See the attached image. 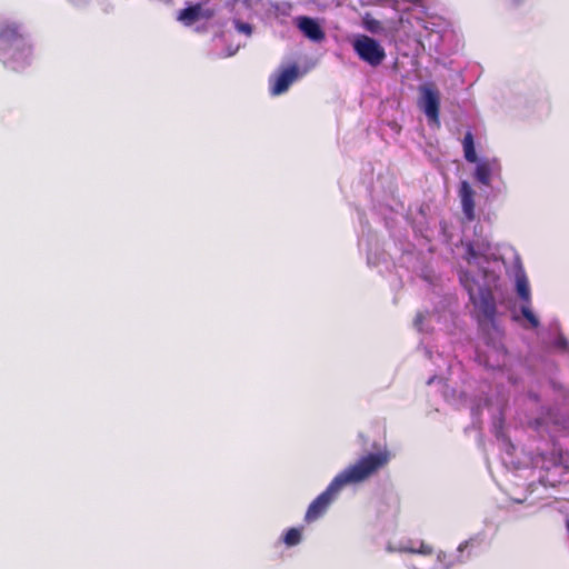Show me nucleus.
Listing matches in <instances>:
<instances>
[{
  "mask_svg": "<svg viewBox=\"0 0 569 569\" xmlns=\"http://www.w3.org/2000/svg\"><path fill=\"white\" fill-rule=\"evenodd\" d=\"M523 317L533 325V311H531L528 307L522 308Z\"/></svg>",
  "mask_w": 569,
  "mask_h": 569,
  "instance_id": "nucleus-19",
  "label": "nucleus"
},
{
  "mask_svg": "<svg viewBox=\"0 0 569 569\" xmlns=\"http://www.w3.org/2000/svg\"><path fill=\"white\" fill-rule=\"evenodd\" d=\"M420 552H421V553H425V555H428V553H431V552H432V549H431V547H429V546H425V545H422V546H421V549H420Z\"/></svg>",
  "mask_w": 569,
  "mask_h": 569,
  "instance_id": "nucleus-21",
  "label": "nucleus"
},
{
  "mask_svg": "<svg viewBox=\"0 0 569 569\" xmlns=\"http://www.w3.org/2000/svg\"><path fill=\"white\" fill-rule=\"evenodd\" d=\"M459 280L482 319L493 321L496 316V302L491 290L488 287L480 286L469 271H460Z\"/></svg>",
  "mask_w": 569,
  "mask_h": 569,
  "instance_id": "nucleus-2",
  "label": "nucleus"
},
{
  "mask_svg": "<svg viewBox=\"0 0 569 569\" xmlns=\"http://www.w3.org/2000/svg\"><path fill=\"white\" fill-rule=\"evenodd\" d=\"M465 158L468 162L475 163L478 161V157L475 149L473 136L470 131L465 134L462 140Z\"/></svg>",
  "mask_w": 569,
  "mask_h": 569,
  "instance_id": "nucleus-11",
  "label": "nucleus"
},
{
  "mask_svg": "<svg viewBox=\"0 0 569 569\" xmlns=\"http://www.w3.org/2000/svg\"><path fill=\"white\" fill-rule=\"evenodd\" d=\"M552 347L561 352L569 351V342H568L567 338L561 333L552 342Z\"/></svg>",
  "mask_w": 569,
  "mask_h": 569,
  "instance_id": "nucleus-17",
  "label": "nucleus"
},
{
  "mask_svg": "<svg viewBox=\"0 0 569 569\" xmlns=\"http://www.w3.org/2000/svg\"><path fill=\"white\" fill-rule=\"evenodd\" d=\"M425 320V316L421 312H418L415 318V326L420 328Z\"/></svg>",
  "mask_w": 569,
  "mask_h": 569,
  "instance_id": "nucleus-20",
  "label": "nucleus"
},
{
  "mask_svg": "<svg viewBox=\"0 0 569 569\" xmlns=\"http://www.w3.org/2000/svg\"><path fill=\"white\" fill-rule=\"evenodd\" d=\"M298 77L299 68L297 64H291L284 68L279 74L270 78V93L272 96L282 94L298 79Z\"/></svg>",
  "mask_w": 569,
  "mask_h": 569,
  "instance_id": "nucleus-6",
  "label": "nucleus"
},
{
  "mask_svg": "<svg viewBox=\"0 0 569 569\" xmlns=\"http://www.w3.org/2000/svg\"><path fill=\"white\" fill-rule=\"evenodd\" d=\"M297 27L310 40L319 42L325 39V32L320 24L310 17L297 18Z\"/></svg>",
  "mask_w": 569,
  "mask_h": 569,
  "instance_id": "nucleus-8",
  "label": "nucleus"
},
{
  "mask_svg": "<svg viewBox=\"0 0 569 569\" xmlns=\"http://www.w3.org/2000/svg\"><path fill=\"white\" fill-rule=\"evenodd\" d=\"M8 53L10 59L21 57L27 60L31 54V48L20 26L6 21L0 23V54Z\"/></svg>",
  "mask_w": 569,
  "mask_h": 569,
  "instance_id": "nucleus-3",
  "label": "nucleus"
},
{
  "mask_svg": "<svg viewBox=\"0 0 569 569\" xmlns=\"http://www.w3.org/2000/svg\"><path fill=\"white\" fill-rule=\"evenodd\" d=\"M351 46L359 59L372 68L379 67L387 57L381 43L367 34L356 36Z\"/></svg>",
  "mask_w": 569,
  "mask_h": 569,
  "instance_id": "nucleus-4",
  "label": "nucleus"
},
{
  "mask_svg": "<svg viewBox=\"0 0 569 569\" xmlns=\"http://www.w3.org/2000/svg\"><path fill=\"white\" fill-rule=\"evenodd\" d=\"M475 177L479 182L488 186L490 183V177H491V169H490L489 163H487V162L478 163L476 167Z\"/></svg>",
  "mask_w": 569,
  "mask_h": 569,
  "instance_id": "nucleus-13",
  "label": "nucleus"
},
{
  "mask_svg": "<svg viewBox=\"0 0 569 569\" xmlns=\"http://www.w3.org/2000/svg\"><path fill=\"white\" fill-rule=\"evenodd\" d=\"M301 541V531L297 528H290L283 536V542L288 547L297 546Z\"/></svg>",
  "mask_w": 569,
  "mask_h": 569,
  "instance_id": "nucleus-14",
  "label": "nucleus"
},
{
  "mask_svg": "<svg viewBox=\"0 0 569 569\" xmlns=\"http://www.w3.org/2000/svg\"><path fill=\"white\" fill-rule=\"evenodd\" d=\"M389 460L390 455L388 451H379L376 453H368L361 457L356 463L347 467L345 470L339 472L331 480L326 490L309 505L305 515V520L307 522L318 520L326 513L329 506L333 502L343 487L368 480L380 469L386 467Z\"/></svg>",
  "mask_w": 569,
  "mask_h": 569,
  "instance_id": "nucleus-1",
  "label": "nucleus"
},
{
  "mask_svg": "<svg viewBox=\"0 0 569 569\" xmlns=\"http://www.w3.org/2000/svg\"><path fill=\"white\" fill-rule=\"evenodd\" d=\"M516 502H522L525 499H520V498H512Z\"/></svg>",
  "mask_w": 569,
  "mask_h": 569,
  "instance_id": "nucleus-22",
  "label": "nucleus"
},
{
  "mask_svg": "<svg viewBox=\"0 0 569 569\" xmlns=\"http://www.w3.org/2000/svg\"><path fill=\"white\" fill-rule=\"evenodd\" d=\"M465 259L469 266L480 267L482 261H486V257L478 252L471 242L466 246Z\"/></svg>",
  "mask_w": 569,
  "mask_h": 569,
  "instance_id": "nucleus-12",
  "label": "nucleus"
},
{
  "mask_svg": "<svg viewBox=\"0 0 569 569\" xmlns=\"http://www.w3.org/2000/svg\"><path fill=\"white\" fill-rule=\"evenodd\" d=\"M517 291L520 298H522L526 302L529 301L530 290L526 278H517Z\"/></svg>",
  "mask_w": 569,
  "mask_h": 569,
  "instance_id": "nucleus-16",
  "label": "nucleus"
},
{
  "mask_svg": "<svg viewBox=\"0 0 569 569\" xmlns=\"http://www.w3.org/2000/svg\"><path fill=\"white\" fill-rule=\"evenodd\" d=\"M362 23H363L365 29L371 33H378V32L382 31V29H383L382 23L379 20L370 17L369 14H367L363 18Z\"/></svg>",
  "mask_w": 569,
  "mask_h": 569,
  "instance_id": "nucleus-15",
  "label": "nucleus"
},
{
  "mask_svg": "<svg viewBox=\"0 0 569 569\" xmlns=\"http://www.w3.org/2000/svg\"><path fill=\"white\" fill-rule=\"evenodd\" d=\"M213 17V11L209 9H203L201 3L191 4L179 11L177 19L187 27L192 26L193 23L202 20L210 19Z\"/></svg>",
  "mask_w": 569,
  "mask_h": 569,
  "instance_id": "nucleus-7",
  "label": "nucleus"
},
{
  "mask_svg": "<svg viewBox=\"0 0 569 569\" xmlns=\"http://www.w3.org/2000/svg\"><path fill=\"white\" fill-rule=\"evenodd\" d=\"M236 28L239 32L250 36L252 33V27L249 23L237 21Z\"/></svg>",
  "mask_w": 569,
  "mask_h": 569,
  "instance_id": "nucleus-18",
  "label": "nucleus"
},
{
  "mask_svg": "<svg viewBox=\"0 0 569 569\" xmlns=\"http://www.w3.org/2000/svg\"><path fill=\"white\" fill-rule=\"evenodd\" d=\"M459 196L461 199L462 211L469 221L475 219V191L467 181L460 184Z\"/></svg>",
  "mask_w": 569,
  "mask_h": 569,
  "instance_id": "nucleus-10",
  "label": "nucleus"
},
{
  "mask_svg": "<svg viewBox=\"0 0 569 569\" xmlns=\"http://www.w3.org/2000/svg\"><path fill=\"white\" fill-rule=\"evenodd\" d=\"M539 463H541V469H546V476H539V483H541L543 487H555L560 482V472L562 470L560 463L553 462L549 468L546 466L545 457H540L539 459L536 457V467Z\"/></svg>",
  "mask_w": 569,
  "mask_h": 569,
  "instance_id": "nucleus-9",
  "label": "nucleus"
},
{
  "mask_svg": "<svg viewBox=\"0 0 569 569\" xmlns=\"http://www.w3.org/2000/svg\"><path fill=\"white\" fill-rule=\"evenodd\" d=\"M422 96V109L427 118L439 124L440 94L433 84H423L420 87Z\"/></svg>",
  "mask_w": 569,
  "mask_h": 569,
  "instance_id": "nucleus-5",
  "label": "nucleus"
}]
</instances>
